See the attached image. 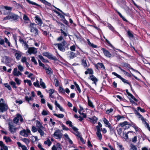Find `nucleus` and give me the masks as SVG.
Returning <instances> with one entry per match:
<instances>
[{"label": "nucleus", "instance_id": "obj_29", "mask_svg": "<svg viewBox=\"0 0 150 150\" xmlns=\"http://www.w3.org/2000/svg\"><path fill=\"white\" fill-rule=\"evenodd\" d=\"M54 11L55 13H56L58 15V16H59L61 18V20H64L65 19L64 17V15L61 14L56 10H54Z\"/></svg>", "mask_w": 150, "mask_h": 150}, {"label": "nucleus", "instance_id": "obj_34", "mask_svg": "<svg viewBox=\"0 0 150 150\" xmlns=\"http://www.w3.org/2000/svg\"><path fill=\"white\" fill-rule=\"evenodd\" d=\"M88 43L90 46L93 48H97L98 47L97 45H95L92 43H91L89 40H88Z\"/></svg>", "mask_w": 150, "mask_h": 150}, {"label": "nucleus", "instance_id": "obj_11", "mask_svg": "<svg viewBox=\"0 0 150 150\" xmlns=\"http://www.w3.org/2000/svg\"><path fill=\"white\" fill-rule=\"evenodd\" d=\"M8 109V106L4 103H0V112H3L6 111Z\"/></svg>", "mask_w": 150, "mask_h": 150}, {"label": "nucleus", "instance_id": "obj_60", "mask_svg": "<svg viewBox=\"0 0 150 150\" xmlns=\"http://www.w3.org/2000/svg\"><path fill=\"white\" fill-rule=\"evenodd\" d=\"M38 62L40 66L42 67L44 69L46 67H45V65L41 62V61L40 59H38Z\"/></svg>", "mask_w": 150, "mask_h": 150}, {"label": "nucleus", "instance_id": "obj_57", "mask_svg": "<svg viewBox=\"0 0 150 150\" xmlns=\"http://www.w3.org/2000/svg\"><path fill=\"white\" fill-rule=\"evenodd\" d=\"M20 134L22 136H25V135H26V131L25 129H23L21 130L20 132Z\"/></svg>", "mask_w": 150, "mask_h": 150}, {"label": "nucleus", "instance_id": "obj_37", "mask_svg": "<svg viewBox=\"0 0 150 150\" xmlns=\"http://www.w3.org/2000/svg\"><path fill=\"white\" fill-rule=\"evenodd\" d=\"M26 0L27 2H28V3H29L30 4H31L32 5H34L36 6H38L39 7H41V6L40 5L37 4L35 2L31 1L30 0Z\"/></svg>", "mask_w": 150, "mask_h": 150}, {"label": "nucleus", "instance_id": "obj_22", "mask_svg": "<svg viewBox=\"0 0 150 150\" xmlns=\"http://www.w3.org/2000/svg\"><path fill=\"white\" fill-rule=\"evenodd\" d=\"M9 125V129L12 133H14V132H16V129L15 128H13V127H14V126L13 125H11L10 124V123L9 122L8 124Z\"/></svg>", "mask_w": 150, "mask_h": 150}, {"label": "nucleus", "instance_id": "obj_2", "mask_svg": "<svg viewBox=\"0 0 150 150\" xmlns=\"http://www.w3.org/2000/svg\"><path fill=\"white\" fill-rule=\"evenodd\" d=\"M67 42L65 40H63V41L61 43H54V45L55 46L57 45L58 49L62 52H64L66 51V48L67 49H69L68 46H65L67 44Z\"/></svg>", "mask_w": 150, "mask_h": 150}, {"label": "nucleus", "instance_id": "obj_38", "mask_svg": "<svg viewBox=\"0 0 150 150\" xmlns=\"http://www.w3.org/2000/svg\"><path fill=\"white\" fill-rule=\"evenodd\" d=\"M11 60V58L9 57H6L5 62L7 65L10 62V61Z\"/></svg>", "mask_w": 150, "mask_h": 150}, {"label": "nucleus", "instance_id": "obj_63", "mask_svg": "<svg viewBox=\"0 0 150 150\" xmlns=\"http://www.w3.org/2000/svg\"><path fill=\"white\" fill-rule=\"evenodd\" d=\"M4 8L6 10L8 11H11L12 9V8L10 6H4Z\"/></svg>", "mask_w": 150, "mask_h": 150}, {"label": "nucleus", "instance_id": "obj_25", "mask_svg": "<svg viewBox=\"0 0 150 150\" xmlns=\"http://www.w3.org/2000/svg\"><path fill=\"white\" fill-rule=\"evenodd\" d=\"M89 119L90 120V122L91 123L93 124H95L97 122L98 120V118L95 116H93L91 118H90Z\"/></svg>", "mask_w": 150, "mask_h": 150}, {"label": "nucleus", "instance_id": "obj_21", "mask_svg": "<svg viewBox=\"0 0 150 150\" xmlns=\"http://www.w3.org/2000/svg\"><path fill=\"white\" fill-rule=\"evenodd\" d=\"M44 69L46 71L47 74L51 76L53 72L51 68L50 67L47 68V67H46Z\"/></svg>", "mask_w": 150, "mask_h": 150}, {"label": "nucleus", "instance_id": "obj_44", "mask_svg": "<svg viewBox=\"0 0 150 150\" xmlns=\"http://www.w3.org/2000/svg\"><path fill=\"white\" fill-rule=\"evenodd\" d=\"M53 115L57 117L60 118H63L64 117V115L62 114H57L56 113H54Z\"/></svg>", "mask_w": 150, "mask_h": 150}, {"label": "nucleus", "instance_id": "obj_27", "mask_svg": "<svg viewBox=\"0 0 150 150\" xmlns=\"http://www.w3.org/2000/svg\"><path fill=\"white\" fill-rule=\"evenodd\" d=\"M108 128L109 129L110 134L111 135H112L113 134H116L115 130V127H113L111 126H109V127Z\"/></svg>", "mask_w": 150, "mask_h": 150}, {"label": "nucleus", "instance_id": "obj_32", "mask_svg": "<svg viewBox=\"0 0 150 150\" xmlns=\"http://www.w3.org/2000/svg\"><path fill=\"white\" fill-rule=\"evenodd\" d=\"M58 92L59 93L64 94H65V90L62 86H59L58 88Z\"/></svg>", "mask_w": 150, "mask_h": 150}, {"label": "nucleus", "instance_id": "obj_59", "mask_svg": "<svg viewBox=\"0 0 150 150\" xmlns=\"http://www.w3.org/2000/svg\"><path fill=\"white\" fill-rule=\"evenodd\" d=\"M40 30L43 32L42 34L44 36H47L49 32H47L46 30H44V29H40Z\"/></svg>", "mask_w": 150, "mask_h": 150}, {"label": "nucleus", "instance_id": "obj_49", "mask_svg": "<svg viewBox=\"0 0 150 150\" xmlns=\"http://www.w3.org/2000/svg\"><path fill=\"white\" fill-rule=\"evenodd\" d=\"M134 113L137 115L139 116V118H141V120L142 121H144V117H143V116L141 115L139 112L137 110V111H136Z\"/></svg>", "mask_w": 150, "mask_h": 150}, {"label": "nucleus", "instance_id": "obj_4", "mask_svg": "<svg viewBox=\"0 0 150 150\" xmlns=\"http://www.w3.org/2000/svg\"><path fill=\"white\" fill-rule=\"evenodd\" d=\"M37 25L36 24L32 23H30L29 25L30 31L34 34L35 37H36L39 34V30L36 27Z\"/></svg>", "mask_w": 150, "mask_h": 150}, {"label": "nucleus", "instance_id": "obj_31", "mask_svg": "<svg viewBox=\"0 0 150 150\" xmlns=\"http://www.w3.org/2000/svg\"><path fill=\"white\" fill-rule=\"evenodd\" d=\"M87 98H88V105L92 108H94V106L93 105V103L89 99V97L87 96Z\"/></svg>", "mask_w": 150, "mask_h": 150}, {"label": "nucleus", "instance_id": "obj_58", "mask_svg": "<svg viewBox=\"0 0 150 150\" xmlns=\"http://www.w3.org/2000/svg\"><path fill=\"white\" fill-rule=\"evenodd\" d=\"M48 112H49L48 111H46L44 110L42 112L41 114L43 115H47L48 114Z\"/></svg>", "mask_w": 150, "mask_h": 150}, {"label": "nucleus", "instance_id": "obj_56", "mask_svg": "<svg viewBox=\"0 0 150 150\" xmlns=\"http://www.w3.org/2000/svg\"><path fill=\"white\" fill-rule=\"evenodd\" d=\"M22 140L25 142L26 144L29 143L30 141L27 138H24L22 139Z\"/></svg>", "mask_w": 150, "mask_h": 150}, {"label": "nucleus", "instance_id": "obj_45", "mask_svg": "<svg viewBox=\"0 0 150 150\" xmlns=\"http://www.w3.org/2000/svg\"><path fill=\"white\" fill-rule=\"evenodd\" d=\"M81 64L84 67H86L87 66L86 60L84 59H82L81 60Z\"/></svg>", "mask_w": 150, "mask_h": 150}, {"label": "nucleus", "instance_id": "obj_62", "mask_svg": "<svg viewBox=\"0 0 150 150\" xmlns=\"http://www.w3.org/2000/svg\"><path fill=\"white\" fill-rule=\"evenodd\" d=\"M31 61L34 62V64L35 65L38 64V63L35 59V58L34 57H32Z\"/></svg>", "mask_w": 150, "mask_h": 150}, {"label": "nucleus", "instance_id": "obj_52", "mask_svg": "<svg viewBox=\"0 0 150 150\" xmlns=\"http://www.w3.org/2000/svg\"><path fill=\"white\" fill-rule=\"evenodd\" d=\"M54 81L55 83V86L57 87L59 86V82L58 79H57L55 78L54 79Z\"/></svg>", "mask_w": 150, "mask_h": 150}, {"label": "nucleus", "instance_id": "obj_36", "mask_svg": "<svg viewBox=\"0 0 150 150\" xmlns=\"http://www.w3.org/2000/svg\"><path fill=\"white\" fill-rule=\"evenodd\" d=\"M115 117L117 119L116 120L117 122L119 121L122 118H125L124 116L122 115H118L117 116H115Z\"/></svg>", "mask_w": 150, "mask_h": 150}, {"label": "nucleus", "instance_id": "obj_6", "mask_svg": "<svg viewBox=\"0 0 150 150\" xmlns=\"http://www.w3.org/2000/svg\"><path fill=\"white\" fill-rule=\"evenodd\" d=\"M42 54L43 56L47 57L49 59L52 60L54 61H58L56 57L53 56L51 54L48 52H44L42 53Z\"/></svg>", "mask_w": 150, "mask_h": 150}, {"label": "nucleus", "instance_id": "obj_43", "mask_svg": "<svg viewBox=\"0 0 150 150\" xmlns=\"http://www.w3.org/2000/svg\"><path fill=\"white\" fill-rule=\"evenodd\" d=\"M32 97L30 96L29 97H28L27 96H26L25 97V100L28 103H29L30 100H33V98H32Z\"/></svg>", "mask_w": 150, "mask_h": 150}, {"label": "nucleus", "instance_id": "obj_14", "mask_svg": "<svg viewBox=\"0 0 150 150\" xmlns=\"http://www.w3.org/2000/svg\"><path fill=\"white\" fill-rule=\"evenodd\" d=\"M56 146L53 145L52 148V150H62V145L59 143H57L56 144Z\"/></svg>", "mask_w": 150, "mask_h": 150}, {"label": "nucleus", "instance_id": "obj_24", "mask_svg": "<svg viewBox=\"0 0 150 150\" xmlns=\"http://www.w3.org/2000/svg\"><path fill=\"white\" fill-rule=\"evenodd\" d=\"M21 116V115L19 113H18L16 115V117H14L13 119V121L14 123L15 124H17L19 120V117Z\"/></svg>", "mask_w": 150, "mask_h": 150}, {"label": "nucleus", "instance_id": "obj_55", "mask_svg": "<svg viewBox=\"0 0 150 150\" xmlns=\"http://www.w3.org/2000/svg\"><path fill=\"white\" fill-rule=\"evenodd\" d=\"M103 38L105 39V41L106 42L107 44L110 47H112L113 46L110 43V42L104 36H103Z\"/></svg>", "mask_w": 150, "mask_h": 150}, {"label": "nucleus", "instance_id": "obj_48", "mask_svg": "<svg viewBox=\"0 0 150 150\" xmlns=\"http://www.w3.org/2000/svg\"><path fill=\"white\" fill-rule=\"evenodd\" d=\"M44 144H47L48 145V146H50L51 145V144H52V142L50 141V140L49 139H48L47 140V141H45L44 142Z\"/></svg>", "mask_w": 150, "mask_h": 150}, {"label": "nucleus", "instance_id": "obj_3", "mask_svg": "<svg viewBox=\"0 0 150 150\" xmlns=\"http://www.w3.org/2000/svg\"><path fill=\"white\" fill-rule=\"evenodd\" d=\"M19 16L18 15L10 12L8 15L4 17L3 19V21H5L7 20H11L13 21L17 20L19 18Z\"/></svg>", "mask_w": 150, "mask_h": 150}, {"label": "nucleus", "instance_id": "obj_9", "mask_svg": "<svg viewBox=\"0 0 150 150\" xmlns=\"http://www.w3.org/2000/svg\"><path fill=\"white\" fill-rule=\"evenodd\" d=\"M60 29L62 35H63L64 37L67 36V26L65 25L64 26L61 27Z\"/></svg>", "mask_w": 150, "mask_h": 150}, {"label": "nucleus", "instance_id": "obj_53", "mask_svg": "<svg viewBox=\"0 0 150 150\" xmlns=\"http://www.w3.org/2000/svg\"><path fill=\"white\" fill-rule=\"evenodd\" d=\"M24 83H27L28 85L29 86H31L32 85V83L30 80L28 79H25L24 80Z\"/></svg>", "mask_w": 150, "mask_h": 150}, {"label": "nucleus", "instance_id": "obj_30", "mask_svg": "<svg viewBox=\"0 0 150 150\" xmlns=\"http://www.w3.org/2000/svg\"><path fill=\"white\" fill-rule=\"evenodd\" d=\"M103 120L104 123L107 125L108 127H109V126H111L109 122L104 117L103 119Z\"/></svg>", "mask_w": 150, "mask_h": 150}, {"label": "nucleus", "instance_id": "obj_42", "mask_svg": "<svg viewBox=\"0 0 150 150\" xmlns=\"http://www.w3.org/2000/svg\"><path fill=\"white\" fill-rule=\"evenodd\" d=\"M122 65L123 67H125L126 68H128L130 69L131 68H132V67H131V66L128 63L124 62L122 63Z\"/></svg>", "mask_w": 150, "mask_h": 150}, {"label": "nucleus", "instance_id": "obj_35", "mask_svg": "<svg viewBox=\"0 0 150 150\" xmlns=\"http://www.w3.org/2000/svg\"><path fill=\"white\" fill-rule=\"evenodd\" d=\"M39 58L43 62L48 63L49 61L47 60H46L44 57L41 55L38 56Z\"/></svg>", "mask_w": 150, "mask_h": 150}, {"label": "nucleus", "instance_id": "obj_40", "mask_svg": "<svg viewBox=\"0 0 150 150\" xmlns=\"http://www.w3.org/2000/svg\"><path fill=\"white\" fill-rule=\"evenodd\" d=\"M9 83L13 88L16 89L17 88V87L16 86V83L14 81H11L9 82Z\"/></svg>", "mask_w": 150, "mask_h": 150}, {"label": "nucleus", "instance_id": "obj_28", "mask_svg": "<svg viewBox=\"0 0 150 150\" xmlns=\"http://www.w3.org/2000/svg\"><path fill=\"white\" fill-rule=\"evenodd\" d=\"M18 52H16L15 54L16 59L18 61L20 59V58L21 56V54L20 52L18 51Z\"/></svg>", "mask_w": 150, "mask_h": 150}, {"label": "nucleus", "instance_id": "obj_5", "mask_svg": "<svg viewBox=\"0 0 150 150\" xmlns=\"http://www.w3.org/2000/svg\"><path fill=\"white\" fill-rule=\"evenodd\" d=\"M72 129L77 134H75L74 132H73L71 131V132L74 134L76 136L78 137L80 139V140L81 142L83 144H85V142L83 139V138L80 135V133L78 132V129L75 127H72Z\"/></svg>", "mask_w": 150, "mask_h": 150}, {"label": "nucleus", "instance_id": "obj_12", "mask_svg": "<svg viewBox=\"0 0 150 150\" xmlns=\"http://www.w3.org/2000/svg\"><path fill=\"white\" fill-rule=\"evenodd\" d=\"M95 67L97 69L99 70V69H102L103 70L105 69V67L103 63L98 62L96 64H94Z\"/></svg>", "mask_w": 150, "mask_h": 150}, {"label": "nucleus", "instance_id": "obj_1", "mask_svg": "<svg viewBox=\"0 0 150 150\" xmlns=\"http://www.w3.org/2000/svg\"><path fill=\"white\" fill-rule=\"evenodd\" d=\"M118 126L123 127V129L125 130L128 129L130 127H132L135 129L136 132L139 131V128L136 125V124L131 121L130 123L126 121L122 122H120L118 125Z\"/></svg>", "mask_w": 150, "mask_h": 150}, {"label": "nucleus", "instance_id": "obj_39", "mask_svg": "<svg viewBox=\"0 0 150 150\" xmlns=\"http://www.w3.org/2000/svg\"><path fill=\"white\" fill-rule=\"evenodd\" d=\"M132 33V32L131 31L129 30L127 31V34L128 37L129 38H134V35Z\"/></svg>", "mask_w": 150, "mask_h": 150}, {"label": "nucleus", "instance_id": "obj_13", "mask_svg": "<svg viewBox=\"0 0 150 150\" xmlns=\"http://www.w3.org/2000/svg\"><path fill=\"white\" fill-rule=\"evenodd\" d=\"M101 50L103 51L104 55L106 57L110 58L112 57V55L110 52L103 48H101Z\"/></svg>", "mask_w": 150, "mask_h": 150}, {"label": "nucleus", "instance_id": "obj_16", "mask_svg": "<svg viewBox=\"0 0 150 150\" xmlns=\"http://www.w3.org/2000/svg\"><path fill=\"white\" fill-rule=\"evenodd\" d=\"M127 76L129 77H131L132 76L133 77L136 79L138 81H140V80L138 78L137 76H135L133 74H132V75H131L129 73L126 71L125 70V71L123 72Z\"/></svg>", "mask_w": 150, "mask_h": 150}, {"label": "nucleus", "instance_id": "obj_47", "mask_svg": "<svg viewBox=\"0 0 150 150\" xmlns=\"http://www.w3.org/2000/svg\"><path fill=\"white\" fill-rule=\"evenodd\" d=\"M38 131L41 136H43L44 135V132L41 129L38 128Z\"/></svg>", "mask_w": 150, "mask_h": 150}, {"label": "nucleus", "instance_id": "obj_15", "mask_svg": "<svg viewBox=\"0 0 150 150\" xmlns=\"http://www.w3.org/2000/svg\"><path fill=\"white\" fill-rule=\"evenodd\" d=\"M37 49L34 47H30L28 48V52L30 54H35L37 53Z\"/></svg>", "mask_w": 150, "mask_h": 150}, {"label": "nucleus", "instance_id": "obj_23", "mask_svg": "<svg viewBox=\"0 0 150 150\" xmlns=\"http://www.w3.org/2000/svg\"><path fill=\"white\" fill-rule=\"evenodd\" d=\"M114 10L115 11V12L119 15L120 17L122 18L123 21H125L126 22H128V21L122 16V14L119 11H118L117 9L114 8Z\"/></svg>", "mask_w": 150, "mask_h": 150}, {"label": "nucleus", "instance_id": "obj_61", "mask_svg": "<svg viewBox=\"0 0 150 150\" xmlns=\"http://www.w3.org/2000/svg\"><path fill=\"white\" fill-rule=\"evenodd\" d=\"M66 124L69 125V126L70 127H72V128L74 126H73V125H72V122L70 121H67L66 122Z\"/></svg>", "mask_w": 150, "mask_h": 150}, {"label": "nucleus", "instance_id": "obj_54", "mask_svg": "<svg viewBox=\"0 0 150 150\" xmlns=\"http://www.w3.org/2000/svg\"><path fill=\"white\" fill-rule=\"evenodd\" d=\"M108 27L112 31L114 32L115 31V29L110 24L108 23Z\"/></svg>", "mask_w": 150, "mask_h": 150}, {"label": "nucleus", "instance_id": "obj_26", "mask_svg": "<svg viewBox=\"0 0 150 150\" xmlns=\"http://www.w3.org/2000/svg\"><path fill=\"white\" fill-rule=\"evenodd\" d=\"M85 74L87 75L88 74L93 75V71L92 68H88L87 69V70L85 72Z\"/></svg>", "mask_w": 150, "mask_h": 150}, {"label": "nucleus", "instance_id": "obj_8", "mask_svg": "<svg viewBox=\"0 0 150 150\" xmlns=\"http://www.w3.org/2000/svg\"><path fill=\"white\" fill-rule=\"evenodd\" d=\"M52 136L54 137L56 139H60L62 136V134L60 131L58 129L55 131Z\"/></svg>", "mask_w": 150, "mask_h": 150}, {"label": "nucleus", "instance_id": "obj_46", "mask_svg": "<svg viewBox=\"0 0 150 150\" xmlns=\"http://www.w3.org/2000/svg\"><path fill=\"white\" fill-rule=\"evenodd\" d=\"M3 139H4L5 140V142L6 143H7L8 142H11V140L10 138L9 137H7L6 136H4Z\"/></svg>", "mask_w": 150, "mask_h": 150}, {"label": "nucleus", "instance_id": "obj_33", "mask_svg": "<svg viewBox=\"0 0 150 150\" xmlns=\"http://www.w3.org/2000/svg\"><path fill=\"white\" fill-rule=\"evenodd\" d=\"M74 84L77 90L78 91L79 93H80L81 92V90L79 86L77 84L76 81H74Z\"/></svg>", "mask_w": 150, "mask_h": 150}, {"label": "nucleus", "instance_id": "obj_64", "mask_svg": "<svg viewBox=\"0 0 150 150\" xmlns=\"http://www.w3.org/2000/svg\"><path fill=\"white\" fill-rule=\"evenodd\" d=\"M33 85L35 87L38 88H40V86L39 83V81L38 80L36 82H34L33 83Z\"/></svg>", "mask_w": 150, "mask_h": 150}, {"label": "nucleus", "instance_id": "obj_20", "mask_svg": "<svg viewBox=\"0 0 150 150\" xmlns=\"http://www.w3.org/2000/svg\"><path fill=\"white\" fill-rule=\"evenodd\" d=\"M101 129L99 128V127H97V131L96 132V134L97 137L100 140L102 138V135L100 132Z\"/></svg>", "mask_w": 150, "mask_h": 150}, {"label": "nucleus", "instance_id": "obj_50", "mask_svg": "<svg viewBox=\"0 0 150 150\" xmlns=\"http://www.w3.org/2000/svg\"><path fill=\"white\" fill-rule=\"evenodd\" d=\"M4 85L5 87L7 88L8 90L11 91L12 90V89L11 88V86L8 83H5L4 84Z\"/></svg>", "mask_w": 150, "mask_h": 150}, {"label": "nucleus", "instance_id": "obj_7", "mask_svg": "<svg viewBox=\"0 0 150 150\" xmlns=\"http://www.w3.org/2000/svg\"><path fill=\"white\" fill-rule=\"evenodd\" d=\"M112 74L121 79L124 83H126L127 84L130 85V83L128 82V81L123 78L120 75L118 74L115 72H112Z\"/></svg>", "mask_w": 150, "mask_h": 150}, {"label": "nucleus", "instance_id": "obj_17", "mask_svg": "<svg viewBox=\"0 0 150 150\" xmlns=\"http://www.w3.org/2000/svg\"><path fill=\"white\" fill-rule=\"evenodd\" d=\"M67 53V54L69 55V57L70 59H74L75 57H76V54L72 51H69Z\"/></svg>", "mask_w": 150, "mask_h": 150}, {"label": "nucleus", "instance_id": "obj_19", "mask_svg": "<svg viewBox=\"0 0 150 150\" xmlns=\"http://www.w3.org/2000/svg\"><path fill=\"white\" fill-rule=\"evenodd\" d=\"M88 79H91L93 81V83L95 84H96V83L98 81L96 77L93 75H91L88 78Z\"/></svg>", "mask_w": 150, "mask_h": 150}, {"label": "nucleus", "instance_id": "obj_18", "mask_svg": "<svg viewBox=\"0 0 150 150\" xmlns=\"http://www.w3.org/2000/svg\"><path fill=\"white\" fill-rule=\"evenodd\" d=\"M35 21L37 23V25H41L42 23V22L41 19L38 16L35 17Z\"/></svg>", "mask_w": 150, "mask_h": 150}, {"label": "nucleus", "instance_id": "obj_41", "mask_svg": "<svg viewBox=\"0 0 150 150\" xmlns=\"http://www.w3.org/2000/svg\"><path fill=\"white\" fill-rule=\"evenodd\" d=\"M40 84L41 86L43 88H46L45 83L42 81V79H40Z\"/></svg>", "mask_w": 150, "mask_h": 150}, {"label": "nucleus", "instance_id": "obj_10", "mask_svg": "<svg viewBox=\"0 0 150 150\" xmlns=\"http://www.w3.org/2000/svg\"><path fill=\"white\" fill-rule=\"evenodd\" d=\"M55 90L53 89H50L48 91L46 90V92L48 93L49 94V98H54L55 99V98L52 94L54 92ZM52 103L54 102V101L52 99H50Z\"/></svg>", "mask_w": 150, "mask_h": 150}, {"label": "nucleus", "instance_id": "obj_51", "mask_svg": "<svg viewBox=\"0 0 150 150\" xmlns=\"http://www.w3.org/2000/svg\"><path fill=\"white\" fill-rule=\"evenodd\" d=\"M14 81L19 86L21 84V81L18 78H15L14 79Z\"/></svg>", "mask_w": 150, "mask_h": 150}]
</instances>
